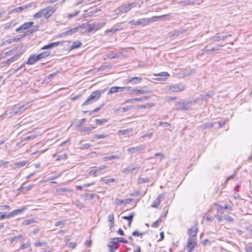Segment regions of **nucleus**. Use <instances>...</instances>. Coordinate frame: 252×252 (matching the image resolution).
Here are the masks:
<instances>
[{"label":"nucleus","mask_w":252,"mask_h":252,"mask_svg":"<svg viewBox=\"0 0 252 252\" xmlns=\"http://www.w3.org/2000/svg\"><path fill=\"white\" fill-rule=\"evenodd\" d=\"M57 8V7L56 5L53 6H47L34 14L33 17L35 19H38L41 17H43L46 19H48L56 12Z\"/></svg>","instance_id":"obj_1"},{"label":"nucleus","mask_w":252,"mask_h":252,"mask_svg":"<svg viewBox=\"0 0 252 252\" xmlns=\"http://www.w3.org/2000/svg\"><path fill=\"white\" fill-rule=\"evenodd\" d=\"M102 93H103V90H97L93 92L87 100L82 104V106L88 105L95 102L100 98Z\"/></svg>","instance_id":"obj_2"},{"label":"nucleus","mask_w":252,"mask_h":252,"mask_svg":"<svg viewBox=\"0 0 252 252\" xmlns=\"http://www.w3.org/2000/svg\"><path fill=\"white\" fill-rule=\"evenodd\" d=\"M197 100L193 101H183L182 102H177L176 103V109L178 111H188L189 109L190 106L192 105L193 103H195Z\"/></svg>","instance_id":"obj_3"},{"label":"nucleus","mask_w":252,"mask_h":252,"mask_svg":"<svg viewBox=\"0 0 252 252\" xmlns=\"http://www.w3.org/2000/svg\"><path fill=\"white\" fill-rule=\"evenodd\" d=\"M185 88V85L182 83L176 84L171 86H167L166 90L170 92H180Z\"/></svg>","instance_id":"obj_4"},{"label":"nucleus","mask_w":252,"mask_h":252,"mask_svg":"<svg viewBox=\"0 0 252 252\" xmlns=\"http://www.w3.org/2000/svg\"><path fill=\"white\" fill-rule=\"evenodd\" d=\"M30 102H28L27 103L23 104L18 107L14 108L10 112V115L13 116L19 113H22L26 110L30 106Z\"/></svg>","instance_id":"obj_5"},{"label":"nucleus","mask_w":252,"mask_h":252,"mask_svg":"<svg viewBox=\"0 0 252 252\" xmlns=\"http://www.w3.org/2000/svg\"><path fill=\"white\" fill-rule=\"evenodd\" d=\"M196 238L189 237L187 241V252H191L196 246Z\"/></svg>","instance_id":"obj_6"},{"label":"nucleus","mask_w":252,"mask_h":252,"mask_svg":"<svg viewBox=\"0 0 252 252\" xmlns=\"http://www.w3.org/2000/svg\"><path fill=\"white\" fill-rule=\"evenodd\" d=\"M138 4L137 2H134L129 3L127 5H122L118 8L119 11L121 13H126L129 11L131 9L136 7Z\"/></svg>","instance_id":"obj_7"},{"label":"nucleus","mask_w":252,"mask_h":252,"mask_svg":"<svg viewBox=\"0 0 252 252\" xmlns=\"http://www.w3.org/2000/svg\"><path fill=\"white\" fill-rule=\"evenodd\" d=\"M104 25V24L101 23H92L89 24L88 25V28L87 30V32H91L94 30L96 31L100 29Z\"/></svg>","instance_id":"obj_8"},{"label":"nucleus","mask_w":252,"mask_h":252,"mask_svg":"<svg viewBox=\"0 0 252 252\" xmlns=\"http://www.w3.org/2000/svg\"><path fill=\"white\" fill-rule=\"evenodd\" d=\"M128 23L132 26L142 25V26H145L148 24L146 18L140 19L137 21L131 20Z\"/></svg>","instance_id":"obj_9"},{"label":"nucleus","mask_w":252,"mask_h":252,"mask_svg":"<svg viewBox=\"0 0 252 252\" xmlns=\"http://www.w3.org/2000/svg\"><path fill=\"white\" fill-rule=\"evenodd\" d=\"M33 2H30L27 3L23 6H21L16 8H15L9 11V13H14L16 12H19L22 10H24L28 8H29L32 6Z\"/></svg>","instance_id":"obj_10"},{"label":"nucleus","mask_w":252,"mask_h":252,"mask_svg":"<svg viewBox=\"0 0 252 252\" xmlns=\"http://www.w3.org/2000/svg\"><path fill=\"white\" fill-rule=\"evenodd\" d=\"M152 92V91L149 89H133L129 90V94H150Z\"/></svg>","instance_id":"obj_11"},{"label":"nucleus","mask_w":252,"mask_h":252,"mask_svg":"<svg viewBox=\"0 0 252 252\" xmlns=\"http://www.w3.org/2000/svg\"><path fill=\"white\" fill-rule=\"evenodd\" d=\"M145 148V145H140L136 147L128 148L127 149V151L129 152L130 154H133L139 151L144 150Z\"/></svg>","instance_id":"obj_12"},{"label":"nucleus","mask_w":252,"mask_h":252,"mask_svg":"<svg viewBox=\"0 0 252 252\" xmlns=\"http://www.w3.org/2000/svg\"><path fill=\"white\" fill-rule=\"evenodd\" d=\"M107 166L105 165H101L99 167H97L95 169L91 170L89 172V175H93L96 176L97 175L100 174V172L102 170L106 168Z\"/></svg>","instance_id":"obj_13"},{"label":"nucleus","mask_w":252,"mask_h":252,"mask_svg":"<svg viewBox=\"0 0 252 252\" xmlns=\"http://www.w3.org/2000/svg\"><path fill=\"white\" fill-rule=\"evenodd\" d=\"M38 61L36 55L33 54L30 56L28 60L26 62L27 64L32 65Z\"/></svg>","instance_id":"obj_14"},{"label":"nucleus","mask_w":252,"mask_h":252,"mask_svg":"<svg viewBox=\"0 0 252 252\" xmlns=\"http://www.w3.org/2000/svg\"><path fill=\"white\" fill-rule=\"evenodd\" d=\"M163 196L162 194H159L155 200L153 202L151 207L153 208H157L160 205L161 199Z\"/></svg>","instance_id":"obj_15"},{"label":"nucleus","mask_w":252,"mask_h":252,"mask_svg":"<svg viewBox=\"0 0 252 252\" xmlns=\"http://www.w3.org/2000/svg\"><path fill=\"white\" fill-rule=\"evenodd\" d=\"M26 209V208L23 207L19 209L14 210L12 212H11V213H10L8 214V217H10V218H11V217H13L16 215H17L18 214H21L24 211H25Z\"/></svg>","instance_id":"obj_16"},{"label":"nucleus","mask_w":252,"mask_h":252,"mask_svg":"<svg viewBox=\"0 0 252 252\" xmlns=\"http://www.w3.org/2000/svg\"><path fill=\"white\" fill-rule=\"evenodd\" d=\"M231 36V34H227L224 36H214L212 37L210 39L214 41H219L220 40H224L227 37Z\"/></svg>","instance_id":"obj_17"},{"label":"nucleus","mask_w":252,"mask_h":252,"mask_svg":"<svg viewBox=\"0 0 252 252\" xmlns=\"http://www.w3.org/2000/svg\"><path fill=\"white\" fill-rule=\"evenodd\" d=\"M142 80V79L138 77H133L129 78L127 79V83H131L133 85H136L139 83Z\"/></svg>","instance_id":"obj_18"},{"label":"nucleus","mask_w":252,"mask_h":252,"mask_svg":"<svg viewBox=\"0 0 252 252\" xmlns=\"http://www.w3.org/2000/svg\"><path fill=\"white\" fill-rule=\"evenodd\" d=\"M119 57V55L117 54V53H115V54H114V53L113 52H111L108 54H105L103 56V59L104 60H106V59H114V58H118Z\"/></svg>","instance_id":"obj_19"},{"label":"nucleus","mask_w":252,"mask_h":252,"mask_svg":"<svg viewBox=\"0 0 252 252\" xmlns=\"http://www.w3.org/2000/svg\"><path fill=\"white\" fill-rule=\"evenodd\" d=\"M82 27V26H79L78 27H74L72 29H71L66 32H63V35H71L74 33H75L79 28H81Z\"/></svg>","instance_id":"obj_20"},{"label":"nucleus","mask_w":252,"mask_h":252,"mask_svg":"<svg viewBox=\"0 0 252 252\" xmlns=\"http://www.w3.org/2000/svg\"><path fill=\"white\" fill-rule=\"evenodd\" d=\"M166 16H167L166 15H161V16H153L151 18H146V19H147V23H149L151 22H156L158 20H162L163 17H164Z\"/></svg>","instance_id":"obj_21"},{"label":"nucleus","mask_w":252,"mask_h":252,"mask_svg":"<svg viewBox=\"0 0 252 252\" xmlns=\"http://www.w3.org/2000/svg\"><path fill=\"white\" fill-rule=\"evenodd\" d=\"M197 232V228L196 227L190 228L188 231V234L190 236L189 237H193V238H196Z\"/></svg>","instance_id":"obj_22"},{"label":"nucleus","mask_w":252,"mask_h":252,"mask_svg":"<svg viewBox=\"0 0 252 252\" xmlns=\"http://www.w3.org/2000/svg\"><path fill=\"white\" fill-rule=\"evenodd\" d=\"M178 4L180 5L186 6V5H194L195 4V2L193 0H185L180 1L178 2Z\"/></svg>","instance_id":"obj_23"},{"label":"nucleus","mask_w":252,"mask_h":252,"mask_svg":"<svg viewBox=\"0 0 252 252\" xmlns=\"http://www.w3.org/2000/svg\"><path fill=\"white\" fill-rule=\"evenodd\" d=\"M215 124V123H211V122L205 123L202 124V125L199 126H198V127L201 129H207V128L213 127Z\"/></svg>","instance_id":"obj_24"},{"label":"nucleus","mask_w":252,"mask_h":252,"mask_svg":"<svg viewBox=\"0 0 252 252\" xmlns=\"http://www.w3.org/2000/svg\"><path fill=\"white\" fill-rule=\"evenodd\" d=\"M50 54V51H47L36 55L37 56V59L38 60V61H39L42 59L45 58L49 56Z\"/></svg>","instance_id":"obj_25"},{"label":"nucleus","mask_w":252,"mask_h":252,"mask_svg":"<svg viewBox=\"0 0 252 252\" xmlns=\"http://www.w3.org/2000/svg\"><path fill=\"white\" fill-rule=\"evenodd\" d=\"M131 202V199L127 198L126 199L120 200L119 199H117L116 200L115 203L117 205H121L122 204H129Z\"/></svg>","instance_id":"obj_26"},{"label":"nucleus","mask_w":252,"mask_h":252,"mask_svg":"<svg viewBox=\"0 0 252 252\" xmlns=\"http://www.w3.org/2000/svg\"><path fill=\"white\" fill-rule=\"evenodd\" d=\"M82 45V43L79 41H75L72 45L68 48V51H71L75 49L79 48Z\"/></svg>","instance_id":"obj_27"},{"label":"nucleus","mask_w":252,"mask_h":252,"mask_svg":"<svg viewBox=\"0 0 252 252\" xmlns=\"http://www.w3.org/2000/svg\"><path fill=\"white\" fill-rule=\"evenodd\" d=\"M60 43V42L59 41L52 42V43H49V44L44 46L42 48V49L45 50V49H49V48H52L54 47L57 46L58 45H59Z\"/></svg>","instance_id":"obj_28"},{"label":"nucleus","mask_w":252,"mask_h":252,"mask_svg":"<svg viewBox=\"0 0 252 252\" xmlns=\"http://www.w3.org/2000/svg\"><path fill=\"white\" fill-rule=\"evenodd\" d=\"M27 163H28V161H26V160L16 162L13 164V167L17 168V167H23V166H25Z\"/></svg>","instance_id":"obj_29"},{"label":"nucleus","mask_w":252,"mask_h":252,"mask_svg":"<svg viewBox=\"0 0 252 252\" xmlns=\"http://www.w3.org/2000/svg\"><path fill=\"white\" fill-rule=\"evenodd\" d=\"M120 158V156L117 155H111V156H106V157H104L103 159H104L105 161H107V160H112L114 159H119Z\"/></svg>","instance_id":"obj_30"},{"label":"nucleus","mask_w":252,"mask_h":252,"mask_svg":"<svg viewBox=\"0 0 252 252\" xmlns=\"http://www.w3.org/2000/svg\"><path fill=\"white\" fill-rule=\"evenodd\" d=\"M94 122L96 125H102L104 123H106L108 122V120L107 119H95Z\"/></svg>","instance_id":"obj_31"},{"label":"nucleus","mask_w":252,"mask_h":252,"mask_svg":"<svg viewBox=\"0 0 252 252\" xmlns=\"http://www.w3.org/2000/svg\"><path fill=\"white\" fill-rule=\"evenodd\" d=\"M19 55H17L16 54V55H15L14 56L7 59L6 62H5V63L6 64H9L10 63H11L17 60V58L18 57Z\"/></svg>","instance_id":"obj_32"},{"label":"nucleus","mask_w":252,"mask_h":252,"mask_svg":"<svg viewBox=\"0 0 252 252\" xmlns=\"http://www.w3.org/2000/svg\"><path fill=\"white\" fill-rule=\"evenodd\" d=\"M134 215L135 213L134 212H131L128 216H125L122 217V219L129 221V220H133Z\"/></svg>","instance_id":"obj_33"},{"label":"nucleus","mask_w":252,"mask_h":252,"mask_svg":"<svg viewBox=\"0 0 252 252\" xmlns=\"http://www.w3.org/2000/svg\"><path fill=\"white\" fill-rule=\"evenodd\" d=\"M153 106V104L152 103H147L146 104L144 105H137L136 108L137 109H144L146 108L147 107L150 108Z\"/></svg>","instance_id":"obj_34"},{"label":"nucleus","mask_w":252,"mask_h":252,"mask_svg":"<svg viewBox=\"0 0 252 252\" xmlns=\"http://www.w3.org/2000/svg\"><path fill=\"white\" fill-rule=\"evenodd\" d=\"M94 128H95V127L94 126H89V127H83L80 129V131L81 132H85L91 131L93 129H94Z\"/></svg>","instance_id":"obj_35"},{"label":"nucleus","mask_w":252,"mask_h":252,"mask_svg":"<svg viewBox=\"0 0 252 252\" xmlns=\"http://www.w3.org/2000/svg\"><path fill=\"white\" fill-rule=\"evenodd\" d=\"M136 169L135 167H127L125 168L123 170V172L125 174H128V173H132L133 171Z\"/></svg>","instance_id":"obj_36"},{"label":"nucleus","mask_w":252,"mask_h":252,"mask_svg":"<svg viewBox=\"0 0 252 252\" xmlns=\"http://www.w3.org/2000/svg\"><path fill=\"white\" fill-rule=\"evenodd\" d=\"M118 90H119L118 87H117V86L112 87L109 90V91L108 92V94H113L115 93L118 92Z\"/></svg>","instance_id":"obj_37"},{"label":"nucleus","mask_w":252,"mask_h":252,"mask_svg":"<svg viewBox=\"0 0 252 252\" xmlns=\"http://www.w3.org/2000/svg\"><path fill=\"white\" fill-rule=\"evenodd\" d=\"M195 72V70L189 69L185 70L183 71V74L184 76H189Z\"/></svg>","instance_id":"obj_38"},{"label":"nucleus","mask_w":252,"mask_h":252,"mask_svg":"<svg viewBox=\"0 0 252 252\" xmlns=\"http://www.w3.org/2000/svg\"><path fill=\"white\" fill-rule=\"evenodd\" d=\"M132 128H128L126 129L120 130L118 131L119 133H121L122 134H126L128 133L132 132Z\"/></svg>","instance_id":"obj_39"},{"label":"nucleus","mask_w":252,"mask_h":252,"mask_svg":"<svg viewBox=\"0 0 252 252\" xmlns=\"http://www.w3.org/2000/svg\"><path fill=\"white\" fill-rule=\"evenodd\" d=\"M14 50H9L7 52H6L5 53H1L0 54V59H2V58H4L6 57H7V56L9 55L10 54H11L13 52Z\"/></svg>","instance_id":"obj_40"},{"label":"nucleus","mask_w":252,"mask_h":252,"mask_svg":"<svg viewBox=\"0 0 252 252\" xmlns=\"http://www.w3.org/2000/svg\"><path fill=\"white\" fill-rule=\"evenodd\" d=\"M123 29V28L121 26L117 25L116 28H113L109 30L108 32H111L112 33H114L115 32L119 31Z\"/></svg>","instance_id":"obj_41"},{"label":"nucleus","mask_w":252,"mask_h":252,"mask_svg":"<svg viewBox=\"0 0 252 252\" xmlns=\"http://www.w3.org/2000/svg\"><path fill=\"white\" fill-rule=\"evenodd\" d=\"M33 24V22H27L23 24V28H24V30H27L31 27Z\"/></svg>","instance_id":"obj_42"},{"label":"nucleus","mask_w":252,"mask_h":252,"mask_svg":"<svg viewBox=\"0 0 252 252\" xmlns=\"http://www.w3.org/2000/svg\"><path fill=\"white\" fill-rule=\"evenodd\" d=\"M113 240H117L119 243H128V241L126 239L121 237L114 238Z\"/></svg>","instance_id":"obj_43"},{"label":"nucleus","mask_w":252,"mask_h":252,"mask_svg":"<svg viewBox=\"0 0 252 252\" xmlns=\"http://www.w3.org/2000/svg\"><path fill=\"white\" fill-rule=\"evenodd\" d=\"M145 234V232H139L138 230H135L132 233V236L134 237L141 236Z\"/></svg>","instance_id":"obj_44"},{"label":"nucleus","mask_w":252,"mask_h":252,"mask_svg":"<svg viewBox=\"0 0 252 252\" xmlns=\"http://www.w3.org/2000/svg\"><path fill=\"white\" fill-rule=\"evenodd\" d=\"M150 180L147 178H139L138 180V182L139 184H142L149 182Z\"/></svg>","instance_id":"obj_45"},{"label":"nucleus","mask_w":252,"mask_h":252,"mask_svg":"<svg viewBox=\"0 0 252 252\" xmlns=\"http://www.w3.org/2000/svg\"><path fill=\"white\" fill-rule=\"evenodd\" d=\"M34 222H35L34 219H31L25 220L23 222V224L26 225H28L32 223H34Z\"/></svg>","instance_id":"obj_46"},{"label":"nucleus","mask_w":252,"mask_h":252,"mask_svg":"<svg viewBox=\"0 0 252 252\" xmlns=\"http://www.w3.org/2000/svg\"><path fill=\"white\" fill-rule=\"evenodd\" d=\"M116 179L115 178H110V179H101V181L105 184H108L109 182H115Z\"/></svg>","instance_id":"obj_47"},{"label":"nucleus","mask_w":252,"mask_h":252,"mask_svg":"<svg viewBox=\"0 0 252 252\" xmlns=\"http://www.w3.org/2000/svg\"><path fill=\"white\" fill-rule=\"evenodd\" d=\"M223 219L229 222H232L233 220V219L231 216L227 215H224L223 216Z\"/></svg>","instance_id":"obj_48"},{"label":"nucleus","mask_w":252,"mask_h":252,"mask_svg":"<svg viewBox=\"0 0 252 252\" xmlns=\"http://www.w3.org/2000/svg\"><path fill=\"white\" fill-rule=\"evenodd\" d=\"M114 215L113 214H109L108 215V220L109 221L111 222V226H110V228L113 226V223H114Z\"/></svg>","instance_id":"obj_49"},{"label":"nucleus","mask_w":252,"mask_h":252,"mask_svg":"<svg viewBox=\"0 0 252 252\" xmlns=\"http://www.w3.org/2000/svg\"><path fill=\"white\" fill-rule=\"evenodd\" d=\"M79 13H80L79 10H76L73 13L69 14L67 16V18H68V19H70L72 18L73 17H74L76 16H77Z\"/></svg>","instance_id":"obj_50"},{"label":"nucleus","mask_w":252,"mask_h":252,"mask_svg":"<svg viewBox=\"0 0 252 252\" xmlns=\"http://www.w3.org/2000/svg\"><path fill=\"white\" fill-rule=\"evenodd\" d=\"M57 158V160H60L62 159H66L67 158V154H63L60 155H58Z\"/></svg>","instance_id":"obj_51"},{"label":"nucleus","mask_w":252,"mask_h":252,"mask_svg":"<svg viewBox=\"0 0 252 252\" xmlns=\"http://www.w3.org/2000/svg\"><path fill=\"white\" fill-rule=\"evenodd\" d=\"M118 92H121L125 91H129L130 87H118Z\"/></svg>","instance_id":"obj_52"},{"label":"nucleus","mask_w":252,"mask_h":252,"mask_svg":"<svg viewBox=\"0 0 252 252\" xmlns=\"http://www.w3.org/2000/svg\"><path fill=\"white\" fill-rule=\"evenodd\" d=\"M16 41V38L9 39L8 40L3 42L1 43V46H3V45H6L7 44L11 43L12 41Z\"/></svg>","instance_id":"obj_53"},{"label":"nucleus","mask_w":252,"mask_h":252,"mask_svg":"<svg viewBox=\"0 0 252 252\" xmlns=\"http://www.w3.org/2000/svg\"><path fill=\"white\" fill-rule=\"evenodd\" d=\"M132 108V106H126V107L120 108L119 109H122V112H126Z\"/></svg>","instance_id":"obj_54"},{"label":"nucleus","mask_w":252,"mask_h":252,"mask_svg":"<svg viewBox=\"0 0 252 252\" xmlns=\"http://www.w3.org/2000/svg\"><path fill=\"white\" fill-rule=\"evenodd\" d=\"M108 136V135L105 134H96L94 135V138L95 139H101V138H105Z\"/></svg>","instance_id":"obj_55"},{"label":"nucleus","mask_w":252,"mask_h":252,"mask_svg":"<svg viewBox=\"0 0 252 252\" xmlns=\"http://www.w3.org/2000/svg\"><path fill=\"white\" fill-rule=\"evenodd\" d=\"M31 246V243L30 242H27L26 243H24L23 244H22L21 246H20V249H25L26 248H29L30 246Z\"/></svg>","instance_id":"obj_56"},{"label":"nucleus","mask_w":252,"mask_h":252,"mask_svg":"<svg viewBox=\"0 0 252 252\" xmlns=\"http://www.w3.org/2000/svg\"><path fill=\"white\" fill-rule=\"evenodd\" d=\"M185 32L184 31H175L172 34V36H178L181 34L184 33Z\"/></svg>","instance_id":"obj_57"},{"label":"nucleus","mask_w":252,"mask_h":252,"mask_svg":"<svg viewBox=\"0 0 252 252\" xmlns=\"http://www.w3.org/2000/svg\"><path fill=\"white\" fill-rule=\"evenodd\" d=\"M36 137V135L34 134H32L30 136H28L27 137H25L24 138V140H29L30 139H34L35 137Z\"/></svg>","instance_id":"obj_58"},{"label":"nucleus","mask_w":252,"mask_h":252,"mask_svg":"<svg viewBox=\"0 0 252 252\" xmlns=\"http://www.w3.org/2000/svg\"><path fill=\"white\" fill-rule=\"evenodd\" d=\"M70 191V190L65 188H60L58 190V192L60 194H63L64 192Z\"/></svg>","instance_id":"obj_59"},{"label":"nucleus","mask_w":252,"mask_h":252,"mask_svg":"<svg viewBox=\"0 0 252 252\" xmlns=\"http://www.w3.org/2000/svg\"><path fill=\"white\" fill-rule=\"evenodd\" d=\"M9 218L10 217H8V214L6 215L5 213L0 212V220Z\"/></svg>","instance_id":"obj_60"},{"label":"nucleus","mask_w":252,"mask_h":252,"mask_svg":"<svg viewBox=\"0 0 252 252\" xmlns=\"http://www.w3.org/2000/svg\"><path fill=\"white\" fill-rule=\"evenodd\" d=\"M109 247H110V252H115V251L118 248V246H114V245H109Z\"/></svg>","instance_id":"obj_61"},{"label":"nucleus","mask_w":252,"mask_h":252,"mask_svg":"<svg viewBox=\"0 0 252 252\" xmlns=\"http://www.w3.org/2000/svg\"><path fill=\"white\" fill-rule=\"evenodd\" d=\"M86 119L85 118L82 119L77 124V126L78 127L81 126L86 122Z\"/></svg>","instance_id":"obj_62"},{"label":"nucleus","mask_w":252,"mask_h":252,"mask_svg":"<svg viewBox=\"0 0 252 252\" xmlns=\"http://www.w3.org/2000/svg\"><path fill=\"white\" fill-rule=\"evenodd\" d=\"M10 207L8 205H4L0 206V210L1 211L5 210L10 209Z\"/></svg>","instance_id":"obj_63"},{"label":"nucleus","mask_w":252,"mask_h":252,"mask_svg":"<svg viewBox=\"0 0 252 252\" xmlns=\"http://www.w3.org/2000/svg\"><path fill=\"white\" fill-rule=\"evenodd\" d=\"M46 245V242H37L36 243H34V246L35 247H41Z\"/></svg>","instance_id":"obj_64"}]
</instances>
